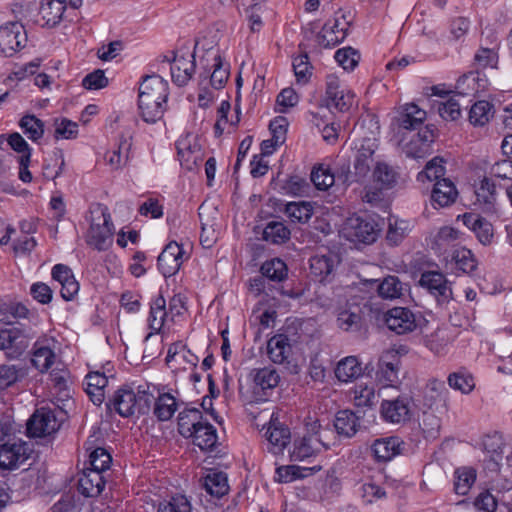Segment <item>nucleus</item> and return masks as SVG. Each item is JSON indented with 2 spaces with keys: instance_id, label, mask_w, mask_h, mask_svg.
I'll return each mask as SVG.
<instances>
[{
  "instance_id": "1",
  "label": "nucleus",
  "mask_w": 512,
  "mask_h": 512,
  "mask_svg": "<svg viewBox=\"0 0 512 512\" xmlns=\"http://www.w3.org/2000/svg\"><path fill=\"white\" fill-rule=\"evenodd\" d=\"M169 96L168 82L159 75H148L139 86L138 109L143 121L154 124L161 120Z\"/></svg>"
},
{
  "instance_id": "2",
  "label": "nucleus",
  "mask_w": 512,
  "mask_h": 512,
  "mask_svg": "<svg viewBox=\"0 0 512 512\" xmlns=\"http://www.w3.org/2000/svg\"><path fill=\"white\" fill-rule=\"evenodd\" d=\"M156 387L150 384L138 385L136 388L123 386L115 391L113 397L107 403L109 410H114L121 417H130L149 412L154 400Z\"/></svg>"
},
{
  "instance_id": "3",
  "label": "nucleus",
  "mask_w": 512,
  "mask_h": 512,
  "mask_svg": "<svg viewBox=\"0 0 512 512\" xmlns=\"http://www.w3.org/2000/svg\"><path fill=\"white\" fill-rule=\"evenodd\" d=\"M32 329L22 324L0 321V350H8L13 357L20 356L29 346Z\"/></svg>"
},
{
  "instance_id": "4",
  "label": "nucleus",
  "mask_w": 512,
  "mask_h": 512,
  "mask_svg": "<svg viewBox=\"0 0 512 512\" xmlns=\"http://www.w3.org/2000/svg\"><path fill=\"white\" fill-rule=\"evenodd\" d=\"M325 94L326 105L329 109L346 112L354 104L355 94L334 74H329L326 77Z\"/></svg>"
},
{
  "instance_id": "5",
  "label": "nucleus",
  "mask_w": 512,
  "mask_h": 512,
  "mask_svg": "<svg viewBox=\"0 0 512 512\" xmlns=\"http://www.w3.org/2000/svg\"><path fill=\"white\" fill-rule=\"evenodd\" d=\"M33 452L32 445L22 439L8 440L0 445V469L14 470Z\"/></svg>"
},
{
  "instance_id": "6",
  "label": "nucleus",
  "mask_w": 512,
  "mask_h": 512,
  "mask_svg": "<svg viewBox=\"0 0 512 512\" xmlns=\"http://www.w3.org/2000/svg\"><path fill=\"white\" fill-rule=\"evenodd\" d=\"M60 427L55 413L42 407L37 409L28 419L26 424L27 436L31 438H43L55 433Z\"/></svg>"
},
{
  "instance_id": "7",
  "label": "nucleus",
  "mask_w": 512,
  "mask_h": 512,
  "mask_svg": "<svg viewBox=\"0 0 512 512\" xmlns=\"http://www.w3.org/2000/svg\"><path fill=\"white\" fill-rule=\"evenodd\" d=\"M27 42L24 26L10 22L0 27V55L10 57L23 48Z\"/></svg>"
},
{
  "instance_id": "8",
  "label": "nucleus",
  "mask_w": 512,
  "mask_h": 512,
  "mask_svg": "<svg viewBox=\"0 0 512 512\" xmlns=\"http://www.w3.org/2000/svg\"><path fill=\"white\" fill-rule=\"evenodd\" d=\"M350 23L345 13L336 12L334 18L324 24L319 34V43L324 47H334L341 43L347 36Z\"/></svg>"
},
{
  "instance_id": "9",
  "label": "nucleus",
  "mask_w": 512,
  "mask_h": 512,
  "mask_svg": "<svg viewBox=\"0 0 512 512\" xmlns=\"http://www.w3.org/2000/svg\"><path fill=\"white\" fill-rule=\"evenodd\" d=\"M381 415L387 422L405 423L412 415V399L409 396L402 395L396 399L384 400L381 403Z\"/></svg>"
},
{
  "instance_id": "10",
  "label": "nucleus",
  "mask_w": 512,
  "mask_h": 512,
  "mask_svg": "<svg viewBox=\"0 0 512 512\" xmlns=\"http://www.w3.org/2000/svg\"><path fill=\"white\" fill-rule=\"evenodd\" d=\"M347 239L353 242L372 243L376 240L377 229L373 221L362 217H351L344 227Z\"/></svg>"
},
{
  "instance_id": "11",
  "label": "nucleus",
  "mask_w": 512,
  "mask_h": 512,
  "mask_svg": "<svg viewBox=\"0 0 512 512\" xmlns=\"http://www.w3.org/2000/svg\"><path fill=\"white\" fill-rule=\"evenodd\" d=\"M324 433L322 438H311L303 436L294 441L290 450V459L292 461H305L316 457L322 451L330 449L332 446L325 444Z\"/></svg>"
},
{
  "instance_id": "12",
  "label": "nucleus",
  "mask_w": 512,
  "mask_h": 512,
  "mask_svg": "<svg viewBox=\"0 0 512 512\" xmlns=\"http://www.w3.org/2000/svg\"><path fill=\"white\" fill-rule=\"evenodd\" d=\"M384 322L389 330L396 334L412 332L416 328V318L405 307H394L384 314Z\"/></svg>"
},
{
  "instance_id": "13",
  "label": "nucleus",
  "mask_w": 512,
  "mask_h": 512,
  "mask_svg": "<svg viewBox=\"0 0 512 512\" xmlns=\"http://www.w3.org/2000/svg\"><path fill=\"white\" fill-rule=\"evenodd\" d=\"M419 284L427 289L439 301L452 298V289L444 274L438 271H426L421 274Z\"/></svg>"
},
{
  "instance_id": "14",
  "label": "nucleus",
  "mask_w": 512,
  "mask_h": 512,
  "mask_svg": "<svg viewBox=\"0 0 512 512\" xmlns=\"http://www.w3.org/2000/svg\"><path fill=\"white\" fill-rule=\"evenodd\" d=\"M183 248L175 241L168 243L158 256V268L164 277L175 275L183 263Z\"/></svg>"
},
{
  "instance_id": "15",
  "label": "nucleus",
  "mask_w": 512,
  "mask_h": 512,
  "mask_svg": "<svg viewBox=\"0 0 512 512\" xmlns=\"http://www.w3.org/2000/svg\"><path fill=\"white\" fill-rule=\"evenodd\" d=\"M449 390L439 379H431L426 386L425 405L440 414L448 410Z\"/></svg>"
},
{
  "instance_id": "16",
  "label": "nucleus",
  "mask_w": 512,
  "mask_h": 512,
  "mask_svg": "<svg viewBox=\"0 0 512 512\" xmlns=\"http://www.w3.org/2000/svg\"><path fill=\"white\" fill-rule=\"evenodd\" d=\"M104 487V476L98 470L85 468L78 474L77 488L83 496L96 497L103 491Z\"/></svg>"
},
{
  "instance_id": "17",
  "label": "nucleus",
  "mask_w": 512,
  "mask_h": 512,
  "mask_svg": "<svg viewBox=\"0 0 512 512\" xmlns=\"http://www.w3.org/2000/svg\"><path fill=\"white\" fill-rule=\"evenodd\" d=\"M426 111L419 108L414 103L405 104L399 115L394 119L393 124L401 130L418 129L426 119Z\"/></svg>"
},
{
  "instance_id": "18",
  "label": "nucleus",
  "mask_w": 512,
  "mask_h": 512,
  "mask_svg": "<svg viewBox=\"0 0 512 512\" xmlns=\"http://www.w3.org/2000/svg\"><path fill=\"white\" fill-rule=\"evenodd\" d=\"M209 59L213 61L211 65L213 71L210 74V83L215 89H221L229 78L230 65L222 59L219 50L213 47L206 49L205 60L208 62Z\"/></svg>"
},
{
  "instance_id": "19",
  "label": "nucleus",
  "mask_w": 512,
  "mask_h": 512,
  "mask_svg": "<svg viewBox=\"0 0 512 512\" xmlns=\"http://www.w3.org/2000/svg\"><path fill=\"white\" fill-rule=\"evenodd\" d=\"M114 225L111 224H96L89 225L86 232L85 239L89 246L98 250H107L113 243Z\"/></svg>"
},
{
  "instance_id": "20",
  "label": "nucleus",
  "mask_w": 512,
  "mask_h": 512,
  "mask_svg": "<svg viewBox=\"0 0 512 512\" xmlns=\"http://www.w3.org/2000/svg\"><path fill=\"white\" fill-rule=\"evenodd\" d=\"M131 149L132 136L130 134H122L119 137L117 146L105 155V159L111 169L120 170L124 168L130 160Z\"/></svg>"
},
{
  "instance_id": "21",
  "label": "nucleus",
  "mask_w": 512,
  "mask_h": 512,
  "mask_svg": "<svg viewBox=\"0 0 512 512\" xmlns=\"http://www.w3.org/2000/svg\"><path fill=\"white\" fill-rule=\"evenodd\" d=\"M400 357L394 350L384 352L379 360L377 377L386 385H393L398 381Z\"/></svg>"
},
{
  "instance_id": "22",
  "label": "nucleus",
  "mask_w": 512,
  "mask_h": 512,
  "mask_svg": "<svg viewBox=\"0 0 512 512\" xmlns=\"http://www.w3.org/2000/svg\"><path fill=\"white\" fill-rule=\"evenodd\" d=\"M404 442L398 437L381 438L374 441L372 451L378 461L387 462L404 451Z\"/></svg>"
},
{
  "instance_id": "23",
  "label": "nucleus",
  "mask_w": 512,
  "mask_h": 512,
  "mask_svg": "<svg viewBox=\"0 0 512 512\" xmlns=\"http://www.w3.org/2000/svg\"><path fill=\"white\" fill-rule=\"evenodd\" d=\"M168 316L164 297L162 295L156 296L150 304V312L147 322L151 332L146 336L145 341H148L152 335L161 332Z\"/></svg>"
},
{
  "instance_id": "24",
  "label": "nucleus",
  "mask_w": 512,
  "mask_h": 512,
  "mask_svg": "<svg viewBox=\"0 0 512 512\" xmlns=\"http://www.w3.org/2000/svg\"><path fill=\"white\" fill-rule=\"evenodd\" d=\"M457 196L458 191L454 183L448 178H442L434 184L431 193V202L435 208H443L454 203Z\"/></svg>"
},
{
  "instance_id": "25",
  "label": "nucleus",
  "mask_w": 512,
  "mask_h": 512,
  "mask_svg": "<svg viewBox=\"0 0 512 512\" xmlns=\"http://www.w3.org/2000/svg\"><path fill=\"white\" fill-rule=\"evenodd\" d=\"M267 354L269 359L275 364H284L288 362L292 354V347L288 336L276 334L267 342Z\"/></svg>"
},
{
  "instance_id": "26",
  "label": "nucleus",
  "mask_w": 512,
  "mask_h": 512,
  "mask_svg": "<svg viewBox=\"0 0 512 512\" xmlns=\"http://www.w3.org/2000/svg\"><path fill=\"white\" fill-rule=\"evenodd\" d=\"M170 70L174 83L179 86L187 84L195 71L194 56H175Z\"/></svg>"
},
{
  "instance_id": "27",
  "label": "nucleus",
  "mask_w": 512,
  "mask_h": 512,
  "mask_svg": "<svg viewBox=\"0 0 512 512\" xmlns=\"http://www.w3.org/2000/svg\"><path fill=\"white\" fill-rule=\"evenodd\" d=\"M376 148L377 145L373 139H364L358 148L354 162L355 174L358 178H364L369 173L372 156Z\"/></svg>"
},
{
  "instance_id": "28",
  "label": "nucleus",
  "mask_w": 512,
  "mask_h": 512,
  "mask_svg": "<svg viewBox=\"0 0 512 512\" xmlns=\"http://www.w3.org/2000/svg\"><path fill=\"white\" fill-rule=\"evenodd\" d=\"M154 414L160 421H167L172 418L177 410L176 398L169 392L157 389V396L154 395Z\"/></svg>"
},
{
  "instance_id": "29",
  "label": "nucleus",
  "mask_w": 512,
  "mask_h": 512,
  "mask_svg": "<svg viewBox=\"0 0 512 512\" xmlns=\"http://www.w3.org/2000/svg\"><path fill=\"white\" fill-rule=\"evenodd\" d=\"M476 203L486 212L495 210L497 199L496 183L493 179L484 178L475 189Z\"/></svg>"
},
{
  "instance_id": "30",
  "label": "nucleus",
  "mask_w": 512,
  "mask_h": 512,
  "mask_svg": "<svg viewBox=\"0 0 512 512\" xmlns=\"http://www.w3.org/2000/svg\"><path fill=\"white\" fill-rule=\"evenodd\" d=\"M359 426V417L353 411L341 410L335 416L334 427L339 436L351 438Z\"/></svg>"
},
{
  "instance_id": "31",
  "label": "nucleus",
  "mask_w": 512,
  "mask_h": 512,
  "mask_svg": "<svg viewBox=\"0 0 512 512\" xmlns=\"http://www.w3.org/2000/svg\"><path fill=\"white\" fill-rule=\"evenodd\" d=\"M465 224L475 233L479 242L485 246L490 245L494 238L492 224L478 215H465Z\"/></svg>"
},
{
  "instance_id": "32",
  "label": "nucleus",
  "mask_w": 512,
  "mask_h": 512,
  "mask_svg": "<svg viewBox=\"0 0 512 512\" xmlns=\"http://www.w3.org/2000/svg\"><path fill=\"white\" fill-rule=\"evenodd\" d=\"M203 421V414L199 409H184L178 415V431L183 437L189 438Z\"/></svg>"
},
{
  "instance_id": "33",
  "label": "nucleus",
  "mask_w": 512,
  "mask_h": 512,
  "mask_svg": "<svg viewBox=\"0 0 512 512\" xmlns=\"http://www.w3.org/2000/svg\"><path fill=\"white\" fill-rule=\"evenodd\" d=\"M337 326L345 332H357L362 327V317L359 308L354 306L339 309L336 320Z\"/></svg>"
},
{
  "instance_id": "34",
  "label": "nucleus",
  "mask_w": 512,
  "mask_h": 512,
  "mask_svg": "<svg viewBox=\"0 0 512 512\" xmlns=\"http://www.w3.org/2000/svg\"><path fill=\"white\" fill-rule=\"evenodd\" d=\"M279 381L280 376L273 368L264 367L254 370L253 382L256 392L262 391L266 395L267 391H271L277 387Z\"/></svg>"
},
{
  "instance_id": "35",
  "label": "nucleus",
  "mask_w": 512,
  "mask_h": 512,
  "mask_svg": "<svg viewBox=\"0 0 512 512\" xmlns=\"http://www.w3.org/2000/svg\"><path fill=\"white\" fill-rule=\"evenodd\" d=\"M202 486L208 494L217 498L224 496L229 491L227 476L221 471H210L203 478Z\"/></svg>"
},
{
  "instance_id": "36",
  "label": "nucleus",
  "mask_w": 512,
  "mask_h": 512,
  "mask_svg": "<svg viewBox=\"0 0 512 512\" xmlns=\"http://www.w3.org/2000/svg\"><path fill=\"white\" fill-rule=\"evenodd\" d=\"M188 356V365L196 367L199 361L198 357L193 354L182 342L173 343L169 346L166 356V363L169 367L174 369L181 368V359Z\"/></svg>"
},
{
  "instance_id": "37",
  "label": "nucleus",
  "mask_w": 512,
  "mask_h": 512,
  "mask_svg": "<svg viewBox=\"0 0 512 512\" xmlns=\"http://www.w3.org/2000/svg\"><path fill=\"white\" fill-rule=\"evenodd\" d=\"M190 438L193 439L194 445L198 446L201 450H210L217 442L216 429L204 419Z\"/></svg>"
},
{
  "instance_id": "38",
  "label": "nucleus",
  "mask_w": 512,
  "mask_h": 512,
  "mask_svg": "<svg viewBox=\"0 0 512 512\" xmlns=\"http://www.w3.org/2000/svg\"><path fill=\"white\" fill-rule=\"evenodd\" d=\"M362 374V367L355 356H348L338 362L335 375L341 382H349Z\"/></svg>"
},
{
  "instance_id": "39",
  "label": "nucleus",
  "mask_w": 512,
  "mask_h": 512,
  "mask_svg": "<svg viewBox=\"0 0 512 512\" xmlns=\"http://www.w3.org/2000/svg\"><path fill=\"white\" fill-rule=\"evenodd\" d=\"M265 435L275 454L281 452L290 441L289 429L280 423H271Z\"/></svg>"
},
{
  "instance_id": "40",
  "label": "nucleus",
  "mask_w": 512,
  "mask_h": 512,
  "mask_svg": "<svg viewBox=\"0 0 512 512\" xmlns=\"http://www.w3.org/2000/svg\"><path fill=\"white\" fill-rule=\"evenodd\" d=\"M412 230V225L407 220L390 218L386 239L392 246L399 245Z\"/></svg>"
},
{
  "instance_id": "41",
  "label": "nucleus",
  "mask_w": 512,
  "mask_h": 512,
  "mask_svg": "<svg viewBox=\"0 0 512 512\" xmlns=\"http://www.w3.org/2000/svg\"><path fill=\"white\" fill-rule=\"evenodd\" d=\"M54 359L55 353L50 347L40 342L34 344L31 362L41 373L46 372L52 366Z\"/></svg>"
},
{
  "instance_id": "42",
  "label": "nucleus",
  "mask_w": 512,
  "mask_h": 512,
  "mask_svg": "<svg viewBox=\"0 0 512 512\" xmlns=\"http://www.w3.org/2000/svg\"><path fill=\"white\" fill-rule=\"evenodd\" d=\"M451 265L463 273L470 274L477 268V260L471 250L460 247L453 251L451 256Z\"/></svg>"
},
{
  "instance_id": "43",
  "label": "nucleus",
  "mask_w": 512,
  "mask_h": 512,
  "mask_svg": "<svg viewBox=\"0 0 512 512\" xmlns=\"http://www.w3.org/2000/svg\"><path fill=\"white\" fill-rule=\"evenodd\" d=\"M321 469V465H315L312 467L288 465L278 468L277 475L281 482L288 483L299 478H304L309 475H313L314 473L320 471Z\"/></svg>"
},
{
  "instance_id": "44",
  "label": "nucleus",
  "mask_w": 512,
  "mask_h": 512,
  "mask_svg": "<svg viewBox=\"0 0 512 512\" xmlns=\"http://www.w3.org/2000/svg\"><path fill=\"white\" fill-rule=\"evenodd\" d=\"M310 271L313 276L324 280L335 267V257L332 255H314L309 260Z\"/></svg>"
},
{
  "instance_id": "45",
  "label": "nucleus",
  "mask_w": 512,
  "mask_h": 512,
  "mask_svg": "<svg viewBox=\"0 0 512 512\" xmlns=\"http://www.w3.org/2000/svg\"><path fill=\"white\" fill-rule=\"evenodd\" d=\"M40 13L45 25L54 27L60 23L64 15V0H48L42 4Z\"/></svg>"
},
{
  "instance_id": "46",
  "label": "nucleus",
  "mask_w": 512,
  "mask_h": 512,
  "mask_svg": "<svg viewBox=\"0 0 512 512\" xmlns=\"http://www.w3.org/2000/svg\"><path fill=\"white\" fill-rule=\"evenodd\" d=\"M454 490L458 495H466L476 481V470L472 467H460L454 472Z\"/></svg>"
},
{
  "instance_id": "47",
  "label": "nucleus",
  "mask_w": 512,
  "mask_h": 512,
  "mask_svg": "<svg viewBox=\"0 0 512 512\" xmlns=\"http://www.w3.org/2000/svg\"><path fill=\"white\" fill-rule=\"evenodd\" d=\"M352 394L354 403L358 407H372L378 400L373 384L358 383L353 388Z\"/></svg>"
},
{
  "instance_id": "48",
  "label": "nucleus",
  "mask_w": 512,
  "mask_h": 512,
  "mask_svg": "<svg viewBox=\"0 0 512 512\" xmlns=\"http://www.w3.org/2000/svg\"><path fill=\"white\" fill-rule=\"evenodd\" d=\"M374 180L381 185V188H392L398 179V172L387 162H377L373 171Z\"/></svg>"
},
{
  "instance_id": "49",
  "label": "nucleus",
  "mask_w": 512,
  "mask_h": 512,
  "mask_svg": "<svg viewBox=\"0 0 512 512\" xmlns=\"http://www.w3.org/2000/svg\"><path fill=\"white\" fill-rule=\"evenodd\" d=\"M260 272L263 277L271 281L281 282L287 278L288 269L284 261L273 258L261 265Z\"/></svg>"
},
{
  "instance_id": "50",
  "label": "nucleus",
  "mask_w": 512,
  "mask_h": 512,
  "mask_svg": "<svg viewBox=\"0 0 512 512\" xmlns=\"http://www.w3.org/2000/svg\"><path fill=\"white\" fill-rule=\"evenodd\" d=\"M285 213L292 222L306 223L313 215V206L310 202H290Z\"/></svg>"
},
{
  "instance_id": "51",
  "label": "nucleus",
  "mask_w": 512,
  "mask_h": 512,
  "mask_svg": "<svg viewBox=\"0 0 512 512\" xmlns=\"http://www.w3.org/2000/svg\"><path fill=\"white\" fill-rule=\"evenodd\" d=\"M493 105L488 101H478L469 110V122L474 126H484L493 114Z\"/></svg>"
},
{
  "instance_id": "52",
  "label": "nucleus",
  "mask_w": 512,
  "mask_h": 512,
  "mask_svg": "<svg viewBox=\"0 0 512 512\" xmlns=\"http://www.w3.org/2000/svg\"><path fill=\"white\" fill-rule=\"evenodd\" d=\"M290 230L282 222L271 221L263 231V239L272 244H282L290 239Z\"/></svg>"
},
{
  "instance_id": "53",
  "label": "nucleus",
  "mask_w": 512,
  "mask_h": 512,
  "mask_svg": "<svg viewBox=\"0 0 512 512\" xmlns=\"http://www.w3.org/2000/svg\"><path fill=\"white\" fill-rule=\"evenodd\" d=\"M447 382L449 387L463 394L471 393L475 387L473 376L465 370H459L449 374Z\"/></svg>"
},
{
  "instance_id": "54",
  "label": "nucleus",
  "mask_w": 512,
  "mask_h": 512,
  "mask_svg": "<svg viewBox=\"0 0 512 512\" xmlns=\"http://www.w3.org/2000/svg\"><path fill=\"white\" fill-rule=\"evenodd\" d=\"M446 169L444 167V160L441 157H434L430 160L425 169L418 173L417 180L420 182L441 180L444 178Z\"/></svg>"
},
{
  "instance_id": "55",
  "label": "nucleus",
  "mask_w": 512,
  "mask_h": 512,
  "mask_svg": "<svg viewBox=\"0 0 512 512\" xmlns=\"http://www.w3.org/2000/svg\"><path fill=\"white\" fill-rule=\"evenodd\" d=\"M377 291L383 299H396L402 295V283L395 276L384 278L377 286Z\"/></svg>"
},
{
  "instance_id": "56",
  "label": "nucleus",
  "mask_w": 512,
  "mask_h": 512,
  "mask_svg": "<svg viewBox=\"0 0 512 512\" xmlns=\"http://www.w3.org/2000/svg\"><path fill=\"white\" fill-rule=\"evenodd\" d=\"M0 313L9 315L14 319H27L29 321L36 319L35 312L30 311L25 304L21 302L0 303Z\"/></svg>"
},
{
  "instance_id": "57",
  "label": "nucleus",
  "mask_w": 512,
  "mask_h": 512,
  "mask_svg": "<svg viewBox=\"0 0 512 512\" xmlns=\"http://www.w3.org/2000/svg\"><path fill=\"white\" fill-rule=\"evenodd\" d=\"M435 411H424L420 427L427 439H435L439 436L441 428V419L434 414Z\"/></svg>"
},
{
  "instance_id": "58",
  "label": "nucleus",
  "mask_w": 512,
  "mask_h": 512,
  "mask_svg": "<svg viewBox=\"0 0 512 512\" xmlns=\"http://www.w3.org/2000/svg\"><path fill=\"white\" fill-rule=\"evenodd\" d=\"M293 71L298 84H306L312 75V66L309 63L307 54L296 56L292 62Z\"/></svg>"
},
{
  "instance_id": "59",
  "label": "nucleus",
  "mask_w": 512,
  "mask_h": 512,
  "mask_svg": "<svg viewBox=\"0 0 512 512\" xmlns=\"http://www.w3.org/2000/svg\"><path fill=\"white\" fill-rule=\"evenodd\" d=\"M305 427V437L320 439L322 438V434L324 433V443L330 446L334 445L333 431L328 427H323L318 419H310L309 421L306 422Z\"/></svg>"
},
{
  "instance_id": "60",
  "label": "nucleus",
  "mask_w": 512,
  "mask_h": 512,
  "mask_svg": "<svg viewBox=\"0 0 512 512\" xmlns=\"http://www.w3.org/2000/svg\"><path fill=\"white\" fill-rule=\"evenodd\" d=\"M311 180L317 189L325 191L334 184L335 177L329 167L320 165L312 170Z\"/></svg>"
},
{
  "instance_id": "61",
  "label": "nucleus",
  "mask_w": 512,
  "mask_h": 512,
  "mask_svg": "<svg viewBox=\"0 0 512 512\" xmlns=\"http://www.w3.org/2000/svg\"><path fill=\"white\" fill-rule=\"evenodd\" d=\"M20 126L29 139L36 141L43 136V122L34 115H26L22 117Z\"/></svg>"
},
{
  "instance_id": "62",
  "label": "nucleus",
  "mask_w": 512,
  "mask_h": 512,
  "mask_svg": "<svg viewBox=\"0 0 512 512\" xmlns=\"http://www.w3.org/2000/svg\"><path fill=\"white\" fill-rule=\"evenodd\" d=\"M86 220L89 225L113 223L108 207L101 203H93L90 205L86 214Z\"/></svg>"
},
{
  "instance_id": "63",
  "label": "nucleus",
  "mask_w": 512,
  "mask_h": 512,
  "mask_svg": "<svg viewBox=\"0 0 512 512\" xmlns=\"http://www.w3.org/2000/svg\"><path fill=\"white\" fill-rule=\"evenodd\" d=\"M335 60L344 70H353L359 62L360 55L357 50L351 47L339 49L335 53Z\"/></svg>"
},
{
  "instance_id": "64",
  "label": "nucleus",
  "mask_w": 512,
  "mask_h": 512,
  "mask_svg": "<svg viewBox=\"0 0 512 512\" xmlns=\"http://www.w3.org/2000/svg\"><path fill=\"white\" fill-rule=\"evenodd\" d=\"M158 512H191V505L185 496L177 495L161 503Z\"/></svg>"
}]
</instances>
